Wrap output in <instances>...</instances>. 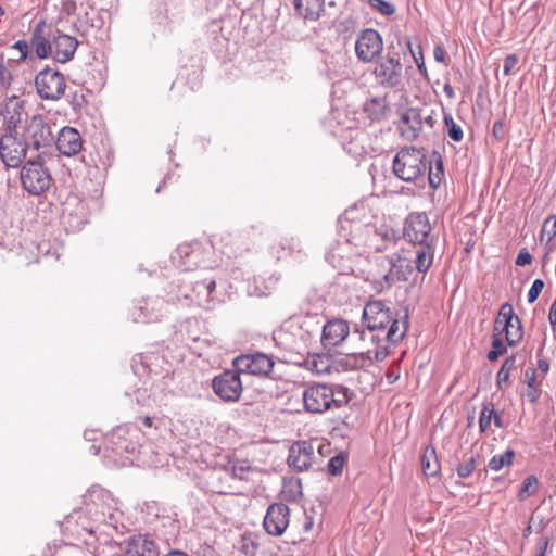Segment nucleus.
<instances>
[{"label":"nucleus","mask_w":556,"mask_h":556,"mask_svg":"<svg viewBox=\"0 0 556 556\" xmlns=\"http://www.w3.org/2000/svg\"><path fill=\"white\" fill-rule=\"evenodd\" d=\"M302 397L306 412L323 414L346 405L351 400V392L341 384L316 383L306 388Z\"/></svg>","instance_id":"1"},{"label":"nucleus","mask_w":556,"mask_h":556,"mask_svg":"<svg viewBox=\"0 0 556 556\" xmlns=\"http://www.w3.org/2000/svg\"><path fill=\"white\" fill-rule=\"evenodd\" d=\"M319 327L313 320L291 319L274 333V340L283 350L301 354L306 351L311 340L318 333Z\"/></svg>","instance_id":"2"},{"label":"nucleus","mask_w":556,"mask_h":556,"mask_svg":"<svg viewBox=\"0 0 556 556\" xmlns=\"http://www.w3.org/2000/svg\"><path fill=\"white\" fill-rule=\"evenodd\" d=\"M394 175L406 182H416L428 169L426 153L415 147L402 148L393 159Z\"/></svg>","instance_id":"3"},{"label":"nucleus","mask_w":556,"mask_h":556,"mask_svg":"<svg viewBox=\"0 0 556 556\" xmlns=\"http://www.w3.org/2000/svg\"><path fill=\"white\" fill-rule=\"evenodd\" d=\"M20 179L23 189L31 195H41L52 185L51 173L39 155L23 164Z\"/></svg>","instance_id":"4"},{"label":"nucleus","mask_w":556,"mask_h":556,"mask_svg":"<svg viewBox=\"0 0 556 556\" xmlns=\"http://www.w3.org/2000/svg\"><path fill=\"white\" fill-rule=\"evenodd\" d=\"M28 143L20 136L16 127L8 126L0 132V161L5 167L17 168L26 159Z\"/></svg>","instance_id":"5"},{"label":"nucleus","mask_w":556,"mask_h":556,"mask_svg":"<svg viewBox=\"0 0 556 556\" xmlns=\"http://www.w3.org/2000/svg\"><path fill=\"white\" fill-rule=\"evenodd\" d=\"M372 75L377 85L383 89H401L404 76L400 56L388 52L376 63Z\"/></svg>","instance_id":"6"},{"label":"nucleus","mask_w":556,"mask_h":556,"mask_svg":"<svg viewBox=\"0 0 556 556\" xmlns=\"http://www.w3.org/2000/svg\"><path fill=\"white\" fill-rule=\"evenodd\" d=\"M350 336L353 340L356 339L358 341H365L367 332L366 330H361L357 327L351 331L348 321L343 319H332L323 326L321 343L326 349L336 348Z\"/></svg>","instance_id":"7"},{"label":"nucleus","mask_w":556,"mask_h":556,"mask_svg":"<svg viewBox=\"0 0 556 556\" xmlns=\"http://www.w3.org/2000/svg\"><path fill=\"white\" fill-rule=\"evenodd\" d=\"M35 86L41 99L52 101L61 99L66 89L63 74L49 67L40 71L36 75Z\"/></svg>","instance_id":"8"},{"label":"nucleus","mask_w":556,"mask_h":556,"mask_svg":"<svg viewBox=\"0 0 556 556\" xmlns=\"http://www.w3.org/2000/svg\"><path fill=\"white\" fill-rule=\"evenodd\" d=\"M431 229L432 227L427 214L424 212H414L405 219L403 236L413 244L437 241V239L431 236Z\"/></svg>","instance_id":"9"},{"label":"nucleus","mask_w":556,"mask_h":556,"mask_svg":"<svg viewBox=\"0 0 556 556\" xmlns=\"http://www.w3.org/2000/svg\"><path fill=\"white\" fill-rule=\"evenodd\" d=\"M383 40L381 35L372 28H366L359 33L355 41V53L363 63H370L381 54Z\"/></svg>","instance_id":"10"},{"label":"nucleus","mask_w":556,"mask_h":556,"mask_svg":"<svg viewBox=\"0 0 556 556\" xmlns=\"http://www.w3.org/2000/svg\"><path fill=\"white\" fill-rule=\"evenodd\" d=\"M363 323L366 326V332L370 334V340L375 341L377 337L372 332L384 330L389 326L391 312L382 301H369L363 311Z\"/></svg>","instance_id":"11"},{"label":"nucleus","mask_w":556,"mask_h":556,"mask_svg":"<svg viewBox=\"0 0 556 556\" xmlns=\"http://www.w3.org/2000/svg\"><path fill=\"white\" fill-rule=\"evenodd\" d=\"M214 393L224 402H237L242 393L240 372L226 370L212 381Z\"/></svg>","instance_id":"12"},{"label":"nucleus","mask_w":556,"mask_h":556,"mask_svg":"<svg viewBox=\"0 0 556 556\" xmlns=\"http://www.w3.org/2000/svg\"><path fill=\"white\" fill-rule=\"evenodd\" d=\"M236 370L253 376H268L274 361L264 353L242 354L233 359Z\"/></svg>","instance_id":"13"},{"label":"nucleus","mask_w":556,"mask_h":556,"mask_svg":"<svg viewBox=\"0 0 556 556\" xmlns=\"http://www.w3.org/2000/svg\"><path fill=\"white\" fill-rule=\"evenodd\" d=\"M290 522V509L283 503H274L267 508L263 526L265 531L274 536L285 533Z\"/></svg>","instance_id":"14"},{"label":"nucleus","mask_w":556,"mask_h":556,"mask_svg":"<svg viewBox=\"0 0 556 556\" xmlns=\"http://www.w3.org/2000/svg\"><path fill=\"white\" fill-rule=\"evenodd\" d=\"M51 38L52 58L60 63L70 61L78 47V40L59 30L49 36Z\"/></svg>","instance_id":"15"},{"label":"nucleus","mask_w":556,"mask_h":556,"mask_svg":"<svg viewBox=\"0 0 556 556\" xmlns=\"http://www.w3.org/2000/svg\"><path fill=\"white\" fill-rule=\"evenodd\" d=\"M27 138L36 150L48 147L54 138L51 125L41 116H34L27 126Z\"/></svg>","instance_id":"16"},{"label":"nucleus","mask_w":556,"mask_h":556,"mask_svg":"<svg viewBox=\"0 0 556 556\" xmlns=\"http://www.w3.org/2000/svg\"><path fill=\"white\" fill-rule=\"evenodd\" d=\"M314 459V447L311 442L294 443L289 451L288 464L296 471L307 470Z\"/></svg>","instance_id":"17"},{"label":"nucleus","mask_w":556,"mask_h":556,"mask_svg":"<svg viewBox=\"0 0 556 556\" xmlns=\"http://www.w3.org/2000/svg\"><path fill=\"white\" fill-rule=\"evenodd\" d=\"M59 152L65 156H75L83 150V138L73 127H63L55 141Z\"/></svg>","instance_id":"18"},{"label":"nucleus","mask_w":556,"mask_h":556,"mask_svg":"<svg viewBox=\"0 0 556 556\" xmlns=\"http://www.w3.org/2000/svg\"><path fill=\"white\" fill-rule=\"evenodd\" d=\"M422 110L410 108L407 109L401 117L400 130L407 140H415L422 130L421 126Z\"/></svg>","instance_id":"19"},{"label":"nucleus","mask_w":556,"mask_h":556,"mask_svg":"<svg viewBox=\"0 0 556 556\" xmlns=\"http://www.w3.org/2000/svg\"><path fill=\"white\" fill-rule=\"evenodd\" d=\"M164 301L160 299L141 301L139 306L131 313L135 323L156 321L161 317Z\"/></svg>","instance_id":"20"},{"label":"nucleus","mask_w":556,"mask_h":556,"mask_svg":"<svg viewBox=\"0 0 556 556\" xmlns=\"http://www.w3.org/2000/svg\"><path fill=\"white\" fill-rule=\"evenodd\" d=\"M126 556H159L160 551L156 543L147 538L139 535L130 539L125 551Z\"/></svg>","instance_id":"21"},{"label":"nucleus","mask_w":556,"mask_h":556,"mask_svg":"<svg viewBox=\"0 0 556 556\" xmlns=\"http://www.w3.org/2000/svg\"><path fill=\"white\" fill-rule=\"evenodd\" d=\"M437 241L417 243L415 245V267L418 273L426 274L431 267L434 258Z\"/></svg>","instance_id":"22"},{"label":"nucleus","mask_w":556,"mask_h":556,"mask_svg":"<svg viewBox=\"0 0 556 556\" xmlns=\"http://www.w3.org/2000/svg\"><path fill=\"white\" fill-rule=\"evenodd\" d=\"M43 23H39L33 30L30 47L36 53L37 58L46 59L52 56L51 38L47 39L43 36Z\"/></svg>","instance_id":"23"},{"label":"nucleus","mask_w":556,"mask_h":556,"mask_svg":"<svg viewBox=\"0 0 556 556\" xmlns=\"http://www.w3.org/2000/svg\"><path fill=\"white\" fill-rule=\"evenodd\" d=\"M215 287L216 282L214 279L195 282L193 287V293L199 306H202L206 309L214 307L215 303L212 294L215 290Z\"/></svg>","instance_id":"24"},{"label":"nucleus","mask_w":556,"mask_h":556,"mask_svg":"<svg viewBox=\"0 0 556 556\" xmlns=\"http://www.w3.org/2000/svg\"><path fill=\"white\" fill-rule=\"evenodd\" d=\"M296 12L305 20L316 21L324 10V0H292Z\"/></svg>","instance_id":"25"},{"label":"nucleus","mask_w":556,"mask_h":556,"mask_svg":"<svg viewBox=\"0 0 556 556\" xmlns=\"http://www.w3.org/2000/svg\"><path fill=\"white\" fill-rule=\"evenodd\" d=\"M201 253L202 251L199 243L182 244L177 249V254L181 258V264L188 270H191L200 265Z\"/></svg>","instance_id":"26"},{"label":"nucleus","mask_w":556,"mask_h":556,"mask_svg":"<svg viewBox=\"0 0 556 556\" xmlns=\"http://www.w3.org/2000/svg\"><path fill=\"white\" fill-rule=\"evenodd\" d=\"M387 100L383 97H374L365 102L364 111L371 119H380L384 117L387 112Z\"/></svg>","instance_id":"27"},{"label":"nucleus","mask_w":556,"mask_h":556,"mask_svg":"<svg viewBox=\"0 0 556 556\" xmlns=\"http://www.w3.org/2000/svg\"><path fill=\"white\" fill-rule=\"evenodd\" d=\"M422 471L428 477H435L440 470V464L433 447H427L421 456Z\"/></svg>","instance_id":"28"},{"label":"nucleus","mask_w":556,"mask_h":556,"mask_svg":"<svg viewBox=\"0 0 556 556\" xmlns=\"http://www.w3.org/2000/svg\"><path fill=\"white\" fill-rule=\"evenodd\" d=\"M305 363L307 369L319 375L328 372L331 367L330 358L325 354H312Z\"/></svg>","instance_id":"29"},{"label":"nucleus","mask_w":556,"mask_h":556,"mask_svg":"<svg viewBox=\"0 0 556 556\" xmlns=\"http://www.w3.org/2000/svg\"><path fill=\"white\" fill-rule=\"evenodd\" d=\"M501 332L505 333V339H506L508 345H510V346L517 345L523 336L520 319H518L517 324H515V321H509V323L503 324V326L501 328Z\"/></svg>","instance_id":"30"},{"label":"nucleus","mask_w":556,"mask_h":556,"mask_svg":"<svg viewBox=\"0 0 556 556\" xmlns=\"http://www.w3.org/2000/svg\"><path fill=\"white\" fill-rule=\"evenodd\" d=\"M391 269L389 276H395L397 280H407L408 275L412 273V267L408 260L397 256L396 261L391 258ZM388 278V275L386 276Z\"/></svg>","instance_id":"31"},{"label":"nucleus","mask_w":556,"mask_h":556,"mask_svg":"<svg viewBox=\"0 0 556 556\" xmlns=\"http://www.w3.org/2000/svg\"><path fill=\"white\" fill-rule=\"evenodd\" d=\"M124 432L125 431L123 428H117L111 434V438H110V443L112 444L111 448L117 455H122L124 452L128 453L130 451H134V448H135L134 446H130L131 444L123 438Z\"/></svg>","instance_id":"32"},{"label":"nucleus","mask_w":556,"mask_h":556,"mask_svg":"<svg viewBox=\"0 0 556 556\" xmlns=\"http://www.w3.org/2000/svg\"><path fill=\"white\" fill-rule=\"evenodd\" d=\"M386 339L391 343H396L403 339L407 330V321L404 320L402 324L397 319H392L387 327Z\"/></svg>","instance_id":"33"},{"label":"nucleus","mask_w":556,"mask_h":556,"mask_svg":"<svg viewBox=\"0 0 556 556\" xmlns=\"http://www.w3.org/2000/svg\"><path fill=\"white\" fill-rule=\"evenodd\" d=\"M514 456L515 452L513 450H507L501 455H494L490 459L488 467L493 471H500L502 468L511 465Z\"/></svg>","instance_id":"34"},{"label":"nucleus","mask_w":556,"mask_h":556,"mask_svg":"<svg viewBox=\"0 0 556 556\" xmlns=\"http://www.w3.org/2000/svg\"><path fill=\"white\" fill-rule=\"evenodd\" d=\"M519 317L515 314L514 307L510 303L506 302L504 303L497 314V317L495 318V324L502 325L515 321V324L518 323Z\"/></svg>","instance_id":"35"},{"label":"nucleus","mask_w":556,"mask_h":556,"mask_svg":"<svg viewBox=\"0 0 556 556\" xmlns=\"http://www.w3.org/2000/svg\"><path fill=\"white\" fill-rule=\"evenodd\" d=\"M493 415H495V410L492 403H484L480 418H479V427L481 432H485L493 420Z\"/></svg>","instance_id":"36"},{"label":"nucleus","mask_w":556,"mask_h":556,"mask_svg":"<svg viewBox=\"0 0 556 556\" xmlns=\"http://www.w3.org/2000/svg\"><path fill=\"white\" fill-rule=\"evenodd\" d=\"M444 124L447 128V135L448 137L456 141V142H459L462 141L463 137H464V132H463V129L462 127L456 124L452 117L451 114H445L444 115Z\"/></svg>","instance_id":"37"},{"label":"nucleus","mask_w":556,"mask_h":556,"mask_svg":"<svg viewBox=\"0 0 556 556\" xmlns=\"http://www.w3.org/2000/svg\"><path fill=\"white\" fill-rule=\"evenodd\" d=\"M536 490H538L536 477L528 476L522 483V486L519 491L518 497H519V500H525L528 496L534 494L536 492Z\"/></svg>","instance_id":"38"},{"label":"nucleus","mask_w":556,"mask_h":556,"mask_svg":"<svg viewBox=\"0 0 556 556\" xmlns=\"http://www.w3.org/2000/svg\"><path fill=\"white\" fill-rule=\"evenodd\" d=\"M507 349L504 344L503 340L497 337V334H493L492 337V349L488 353V359L490 362L496 361L501 355L506 353Z\"/></svg>","instance_id":"39"},{"label":"nucleus","mask_w":556,"mask_h":556,"mask_svg":"<svg viewBox=\"0 0 556 556\" xmlns=\"http://www.w3.org/2000/svg\"><path fill=\"white\" fill-rule=\"evenodd\" d=\"M239 548L247 556H255L258 549V543L252 535H242Z\"/></svg>","instance_id":"40"},{"label":"nucleus","mask_w":556,"mask_h":556,"mask_svg":"<svg viewBox=\"0 0 556 556\" xmlns=\"http://www.w3.org/2000/svg\"><path fill=\"white\" fill-rule=\"evenodd\" d=\"M428 168H429V177H428L429 185L432 188H437L440 185L442 177L444 176L442 160L439 157L435 161V172H433L432 168L429 166H428Z\"/></svg>","instance_id":"41"},{"label":"nucleus","mask_w":556,"mask_h":556,"mask_svg":"<svg viewBox=\"0 0 556 556\" xmlns=\"http://www.w3.org/2000/svg\"><path fill=\"white\" fill-rule=\"evenodd\" d=\"M368 4L384 16H390L395 12V7L389 1L368 0Z\"/></svg>","instance_id":"42"},{"label":"nucleus","mask_w":556,"mask_h":556,"mask_svg":"<svg viewBox=\"0 0 556 556\" xmlns=\"http://www.w3.org/2000/svg\"><path fill=\"white\" fill-rule=\"evenodd\" d=\"M344 465H345V456L343 454H338L329 459L328 472L331 476H338L342 472Z\"/></svg>","instance_id":"43"},{"label":"nucleus","mask_w":556,"mask_h":556,"mask_svg":"<svg viewBox=\"0 0 556 556\" xmlns=\"http://www.w3.org/2000/svg\"><path fill=\"white\" fill-rule=\"evenodd\" d=\"M476 468V458L473 456H469L464 458L463 463L457 467V475L460 478L469 477Z\"/></svg>","instance_id":"44"},{"label":"nucleus","mask_w":556,"mask_h":556,"mask_svg":"<svg viewBox=\"0 0 556 556\" xmlns=\"http://www.w3.org/2000/svg\"><path fill=\"white\" fill-rule=\"evenodd\" d=\"M250 470V465L247 460H237L231 464V473L235 478L244 480L247 472Z\"/></svg>","instance_id":"45"},{"label":"nucleus","mask_w":556,"mask_h":556,"mask_svg":"<svg viewBox=\"0 0 556 556\" xmlns=\"http://www.w3.org/2000/svg\"><path fill=\"white\" fill-rule=\"evenodd\" d=\"M362 210H365V206L363 204L351 206L349 210L344 212L341 223L348 222L354 224L361 222V218L358 217V212Z\"/></svg>","instance_id":"46"},{"label":"nucleus","mask_w":556,"mask_h":556,"mask_svg":"<svg viewBox=\"0 0 556 556\" xmlns=\"http://www.w3.org/2000/svg\"><path fill=\"white\" fill-rule=\"evenodd\" d=\"M542 233L547 235L548 241L556 237V215L548 216L542 226Z\"/></svg>","instance_id":"47"},{"label":"nucleus","mask_w":556,"mask_h":556,"mask_svg":"<svg viewBox=\"0 0 556 556\" xmlns=\"http://www.w3.org/2000/svg\"><path fill=\"white\" fill-rule=\"evenodd\" d=\"M544 288V281L542 279H535L528 291V302L533 303L539 298L540 293Z\"/></svg>","instance_id":"48"},{"label":"nucleus","mask_w":556,"mask_h":556,"mask_svg":"<svg viewBox=\"0 0 556 556\" xmlns=\"http://www.w3.org/2000/svg\"><path fill=\"white\" fill-rule=\"evenodd\" d=\"M519 62V58L516 54H509L504 59L503 72L506 76L511 75L515 72V67Z\"/></svg>","instance_id":"49"},{"label":"nucleus","mask_w":556,"mask_h":556,"mask_svg":"<svg viewBox=\"0 0 556 556\" xmlns=\"http://www.w3.org/2000/svg\"><path fill=\"white\" fill-rule=\"evenodd\" d=\"M532 262V255L527 249H521L516 258L517 266H526Z\"/></svg>","instance_id":"50"},{"label":"nucleus","mask_w":556,"mask_h":556,"mask_svg":"<svg viewBox=\"0 0 556 556\" xmlns=\"http://www.w3.org/2000/svg\"><path fill=\"white\" fill-rule=\"evenodd\" d=\"M12 48H13V49L18 50V52H20V54H21V55H20V59H18L20 61H24V60H26V58H27V55H28V51H29V46H28V43H27L26 41H24V40H18V41H16V42L13 45V47H12Z\"/></svg>","instance_id":"51"},{"label":"nucleus","mask_w":556,"mask_h":556,"mask_svg":"<svg viewBox=\"0 0 556 556\" xmlns=\"http://www.w3.org/2000/svg\"><path fill=\"white\" fill-rule=\"evenodd\" d=\"M492 134L493 136L497 139V140H501L504 138L505 136V130H504V124L502 121H496L494 124H493V127H492Z\"/></svg>","instance_id":"52"},{"label":"nucleus","mask_w":556,"mask_h":556,"mask_svg":"<svg viewBox=\"0 0 556 556\" xmlns=\"http://www.w3.org/2000/svg\"><path fill=\"white\" fill-rule=\"evenodd\" d=\"M509 374V371H505L504 369L500 368L496 375V384L500 389H503V383L508 381Z\"/></svg>","instance_id":"53"},{"label":"nucleus","mask_w":556,"mask_h":556,"mask_svg":"<svg viewBox=\"0 0 556 556\" xmlns=\"http://www.w3.org/2000/svg\"><path fill=\"white\" fill-rule=\"evenodd\" d=\"M502 369H504L505 371H511L516 368V357L515 356H510V357H507L502 367Z\"/></svg>","instance_id":"54"},{"label":"nucleus","mask_w":556,"mask_h":556,"mask_svg":"<svg viewBox=\"0 0 556 556\" xmlns=\"http://www.w3.org/2000/svg\"><path fill=\"white\" fill-rule=\"evenodd\" d=\"M11 74L5 68H0V84L3 87H8L10 85Z\"/></svg>","instance_id":"55"},{"label":"nucleus","mask_w":556,"mask_h":556,"mask_svg":"<svg viewBox=\"0 0 556 556\" xmlns=\"http://www.w3.org/2000/svg\"><path fill=\"white\" fill-rule=\"evenodd\" d=\"M548 321L553 328L556 326V298L549 307Z\"/></svg>","instance_id":"56"},{"label":"nucleus","mask_w":556,"mask_h":556,"mask_svg":"<svg viewBox=\"0 0 556 556\" xmlns=\"http://www.w3.org/2000/svg\"><path fill=\"white\" fill-rule=\"evenodd\" d=\"M435 119L430 114H425L422 111L421 126L427 125L429 128H433Z\"/></svg>","instance_id":"57"},{"label":"nucleus","mask_w":556,"mask_h":556,"mask_svg":"<svg viewBox=\"0 0 556 556\" xmlns=\"http://www.w3.org/2000/svg\"><path fill=\"white\" fill-rule=\"evenodd\" d=\"M433 55H434L435 61H438V62L443 63L445 61V51L441 47L434 48Z\"/></svg>","instance_id":"58"},{"label":"nucleus","mask_w":556,"mask_h":556,"mask_svg":"<svg viewBox=\"0 0 556 556\" xmlns=\"http://www.w3.org/2000/svg\"><path fill=\"white\" fill-rule=\"evenodd\" d=\"M443 91L447 98L453 99L455 97V92L453 87L450 84H445L443 87Z\"/></svg>","instance_id":"59"},{"label":"nucleus","mask_w":556,"mask_h":556,"mask_svg":"<svg viewBox=\"0 0 556 556\" xmlns=\"http://www.w3.org/2000/svg\"><path fill=\"white\" fill-rule=\"evenodd\" d=\"M493 421H494V425L497 428H502L503 427L502 417H501V415L497 412H495V415H493Z\"/></svg>","instance_id":"60"},{"label":"nucleus","mask_w":556,"mask_h":556,"mask_svg":"<svg viewBox=\"0 0 556 556\" xmlns=\"http://www.w3.org/2000/svg\"><path fill=\"white\" fill-rule=\"evenodd\" d=\"M547 545H548V540L547 539H544L542 541V544H541V547H540V553L538 556H545V551L547 548Z\"/></svg>","instance_id":"61"},{"label":"nucleus","mask_w":556,"mask_h":556,"mask_svg":"<svg viewBox=\"0 0 556 556\" xmlns=\"http://www.w3.org/2000/svg\"><path fill=\"white\" fill-rule=\"evenodd\" d=\"M539 369L546 372L549 368L548 363L544 359L539 361L538 363Z\"/></svg>","instance_id":"62"},{"label":"nucleus","mask_w":556,"mask_h":556,"mask_svg":"<svg viewBox=\"0 0 556 556\" xmlns=\"http://www.w3.org/2000/svg\"><path fill=\"white\" fill-rule=\"evenodd\" d=\"M164 556H189V555L185 552L175 549V551H170L169 553H167Z\"/></svg>","instance_id":"63"},{"label":"nucleus","mask_w":556,"mask_h":556,"mask_svg":"<svg viewBox=\"0 0 556 556\" xmlns=\"http://www.w3.org/2000/svg\"><path fill=\"white\" fill-rule=\"evenodd\" d=\"M501 328H502V325H498V324H495L494 323V328H493V334H497V337H500L503 332H501Z\"/></svg>","instance_id":"64"}]
</instances>
